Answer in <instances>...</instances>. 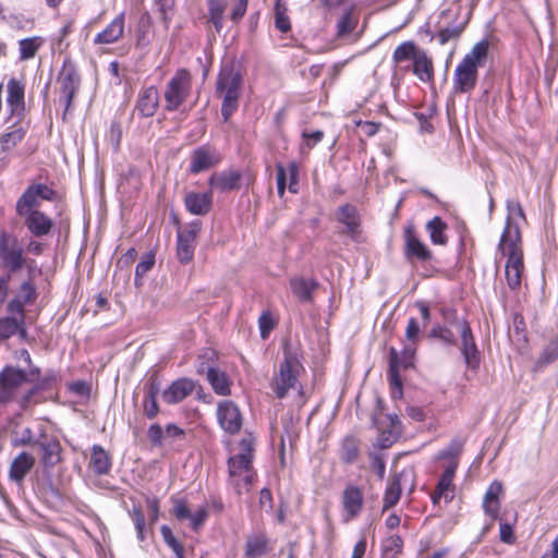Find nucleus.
Masks as SVG:
<instances>
[{"label":"nucleus","mask_w":558,"mask_h":558,"mask_svg":"<svg viewBox=\"0 0 558 558\" xmlns=\"http://www.w3.org/2000/svg\"><path fill=\"white\" fill-rule=\"evenodd\" d=\"M56 198L57 192L52 187L45 183H33L16 199L15 214L33 238L41 239L52 232L53 219L39 207L41 201L53 202Z\"/></svg>","instance_id":"nucleus-1"},{"label":"nucleus","mask_w":558,"mask_h":558,"mask_svg":"<svg viewBox=\"0 0 558 558\" xmlns=\"http://www.w3.org/2000/svg\"><path fill=\"white\" fill-rule=\"evenodd\" d=\"M40 376L38 367L23 371L14 366H5L0 372V402L16 401L26 408L32 398L43 388L35 384Z\"/></svg>","instance_id":"nucleus-2"},{"label":"nucleus","mask_w":558,"mask_h":558,"mask_svg":"<svg viewBox=\"0 0 558 558\" xmlns=\"http://www.w3.org/2000/svg\"><path fill=\"white\" fill-rule=\"evenodd\" d=\"M282 353L283 359L279 362L270 381V388L278 399H284L290 390L302 393L300 377L305 372L301 356L291 343L283 345Z\"/></svg>","instance_id":"nucleus-3"},{"label":"nucleus","mask_w":558,"mask_h":558,"mask_svg":"<svg viewBox=\"0 0 558 558\" xmlns=\"http://www.w3.org/2000/svg\"><path fill=\"white\" fill-rule=\"evenodd\" d=\"M241 451L228 459V484L241 496L251 490L255 471L253 469L254 438L248 435L240 441Z\"/></svg>","instance_id":"nucleus-4"},{"label":"nucleus","mask_w":558,"mask_h":558,"mask_svg":"<svg viewBox=\"0 0 558 558\" xmlns=\"http://www.w3.org/2000/svg\"><path fill=\"white\" fill-rule=\"evenodd\" d=\"M488 50L489 43L483 39L476 43L458 63L452 77V87L456 93L466 94L475 88L478 78V69L485 64Z\"/></svg>","instance_id":"nucleus-5"},{"label":"nucleus","mask_w":558,"mask_h":558,"mask_svg":"<svg viewBox=\"0 0 558 558\" xmlns=\"http://www.w3.org/2000/svg\"><path fill=\"white\" fill-rule=\"evenodd\" d=\"M498 250L507 256L505 276L508 287L518 290L521 287V279L524 269L523 252L521 247V234L518 226L508 225L501 234Z\"/></svg>","instance_id":"nucleus-6"},{"label":"nucleus","mask_w":558,"mask_h":558,"mask_svg":"<svg viewBox=\"0 0 558 558\" xmlns=\"http://www.w3.org/2000/svg\"><path fill=\"white\" fill-rule=\"evenodd\" d=\"M242 76L230 66L221 69L217 80V93L222 97L221 114L225 121L238 109Z\"/></svg>","instance_id":"nucleus-7"},{"label":"nucleus","mask_w":558,"mask_h":558,"mask_svg":"<svg viewBox=\"0 0 558 558\" xmlns=\"http://www.w3.org/2000/svg\"><path fill=\"white\" fill-rule=\"evenodd\" d=\"M26 259L23 244L17 235L2 230L0 232V260L2 266L14 274L24 267Z\"/></svg>","instance_id":"nucleus-8"},{"label":"nucleus","mask_w":558,"mask_h":558,"mask_svg":"<svg viewBox=\"0 0 558 558\" xmlns=\"http://www.w3.org/2000/svg\"><path fill=\"white\" fill-rule=\"evenodd\" d=\"M192 88V77L187 70L180 69L169 80L163 92L165 109L175 111L186 100Z\"/></svg>","instance_id":"nucleus-9"},{"label":"nucleus","mask_w":558,"mask_h":558,"mask_svg":"<svg viewBox=\"0 0 558 558\" xmlns=\"http://www.w3.org/2000/svg\"><path fill=\"white\" fill-rule=\"evenodd\" d=\"M459 12L451 9H444L439 12L436 27L437 34L426 31L430 40L437 38L438 43L444 46L451 40H457L465 28V22H458Z\"/></svg>","instance_id":"nucleus-10"},{"label":"nucleus","mask_w":558,"mask_h":558,"mask_svg":"<svg viewBox=\"0 0 558 558\" xmlns=\"http://www.w3.org/2000/svg\"><path fill=\"white\" fill-rule=\"evenodd\" d=\"M7 110L9 116L7 122L11 120H22L25 118V88L21 81L12 77L7 84Z\"/></svg>","instance_id":"nucleus-11"},{"label":"nucleus","mask_w":558,"mask_h":558,"mask_svg":"<svg viewBox=\"0 0 558 558\" xmlns=\"http://www.w3.org/2000/svg\"><path fill=\"white\" fill-rule=\"evenodd\" d=\"M456 326L461 337V353L468 367L476 369L480 365V352L475 343V339L465 319H457Z\"/></svg>","instance_id":"nucleus-12"},{"label":"nucleus","mask_w":558,"mask_h":558,"mask_svg":"<svg viewBox=\"0 0 558 558\" xmlns=\"http://www.w3.org/2000/svg\"><path fill=\"white\" fill-rule=\"evenodd\" d=\"M60 101L64 105V113L69 112L75 93L81 85V77L73 66H63L58 76Z\"/></svg>","instance_id":"nucleus-13"},{"label":"nucleus","mask_w":558,"mask_h":558,"mask_svg":"<svg viewBox=\"0 0 558 558\" xmlns=\"http://www.w3.org/2000/svg\"><path fill=\"white\" fill-rule=\"evenodd\" d=\"M217 420L220 427L230 435L239 433L243 423L239 407L231 400L218 403Z\"/></svg>","instance_id":"nucleus-14"},{"label":"nucleus","mask_w":558,"mask_h":558,"mask_svg":"<svg viewBox=\"0 0 558 558\" xmlns=\"http://www.w3.org/2000/svg\"><path fill=\"white\" fill-rule=\"evenodd\" d=\"M37 296L38 293L35 284L29 280L23 281L13 299H11L7 305L8 314L25 315V306L34 304Z\"/></svg>","instance_id":"nucleus-15"},{"label":"nucleus","mask_w":558,"mask_h":558,"mask_svg":"<svg viewBox=\"0 0 558 558\" xmlns=\"http://www.w3.org/2000/svg\"><path fill=\"white\" fill-rule=\"evenodd\" d=\"M404 257L410 260L427 262L433 257L429 248L417 238L414 227L408 226L404 229Z\"/></svg>","instance_id":"nucleus-16"},{"label":"nucleus","mask_w":558,"mask_h":558,"mask_svg":"<svg viewBox=\"0 0 558 558\" xmlns=\"http://www.w3.org/2000/svg\"><path fill=\"white\" fill-rule=\"evenodd\" d=\"M341 504L342 521L348 523L362 512L364 504L362 490L354 485L347 486L342 493Z\"/></svg>","instance_id":"nucleus-17"},{"label":"nucleus","mask_w":558,"mask_h":558,"mask_svg":"<svg viewBox=\"0 0 558 558\" xmlns=\"http://www.w3.org/2000/svg\"><path fill=\"white\" fill-rule=\"evenodd\" d=\"M34 445L40 449V460L45 469L53 468L61 462L62 448L56 437L41 434Z\"/></svg>","instance_id":"nucleus-18"},{"label":"nucleus","mask_w":558,"mask_h":558,"mask_svg":"<svg viewBox=\"0 0 558 558\" xmlns=\"http://www.w3.org/2000/svg\"><path fill=\"white\" fill-rule=\"evenodd\" d=\"M458 468L457 461H450L442 472L441 476L438 480L436 490L432 496V500L434 504H438L441 499L445 500L446 504H449L454 497V485L453 478L456 475V471Z\"/></svg>","instance_id":"nucleus-19"},{"label":"nucleus","mask_w":558,"mask_h":558,"mask_svg":"<svg viewBox=\"0 0 558 558\" xmlns=\"http://www.w3.org/2000/svg\"><path fill=\"white\" fill-rule=\"evenodd\" d=\"M7 131L0 135V155L12 151L26 136L27 125L22 120H11Z\"/></svg>","instance_id":"nucleus-20"},{"label":"nucleus","mask_w":558,"mask_h":558,"mask_svg":"<svg viewBox=\"0 0 558 558\" xmlns=\"http://www.w3.org/2000/svg\"><path fill=\"white\" fill-rule=\"evenodd\" d=\"M197 373H206L207 380L216 395L223 397L231 395L232 381L225 371L215 366L205 367V364L201 363L197 367Z\"/></svg>","instance_id":"nucleus-21"},{"label":"nucleus","mask_w":558,"mask_h":558,"mask_svg":"<svg viewBox=\"0 0 558 558\" xmlns=\"http://www.w3.org/2000/svg\"><path fill=\"white\" fill-rule=\"evenodd\" d=\"M220 157L215 149L207 146H199L192 151L189 171L192 174L206 171L216 166Z\"/></svg>","instance_id":"nucleus-22"},{"label":"nucleus","mask_w":558,"mask_h":558,"mask_svg":"<svg viewBox=\"0 0 558 558\" xmlns=\"http://www.w3.org/2000/svg\"><path fill=\"white\" fill-rule=\"evenodd\" d=\"M337 220L345 227V233L354 241L361 238V218L355 206L344 204L337 210Z\"/></svg>","instance_id":"nucleus-23"},{"label":"nucleus","mask_w":558,"mask_h":558,"mask_svg":"<svg viewBox=\"0 0 558 558\" xmlns=\"http://www.w3.org/2000/svg\"><path fill=\"white\" fill-rule=\"evenodd\" d=\"M159 107V93L157 87L148 86L138 93L135 109L142 118L153 117Z\"/></svg>","instance_id":"nucleus-24"},{"label":"nucleus","mask_w":558,"mask_h":558,"mask_svg":"<svg viewBox=\"0 0 558 558\" xmlns=\"http://www.w3.org/2000/svg\"><path fill=\"white\" fill-rule=\"evenodd\" d=\"M125 14H118L100 33L94 38L96 45H111L117 43L124 34Z\"/></svg>","instance_id":"nucleus-25"},{"label":"nucleus","mask_w":558,"mask_h":558,"mask_svg":"<svg viewBox=\"0 0 558 558\" xmlns=\"http://www.w3.org/2000/svg\"><path fill=\"white\" fill-rule=\"evenodd\" d=\"M241 173L233 169L216 172L208 179V184L211 190L219 192H228L239 187Z\"/></svg>","instance_id":"nucleus-26"},{"label":"nucleus","mask_w":558,"mask_h":558,"mask_svg":"<svg viewBox=\"0 0 558 558\" xmlns=\"http://www.w3.org/2000/svg\"><path fill=\"white\" fill-rule=\"evenodd\" d=\"M185 207L192 215L204 216L208 214L213 206V193L190 192L184 197Z\"/></svg>","instance_id":"nucleus-27"},{"label":"nucleus","mask_w":558,"mask_h":558,"mask_svg":"<svg viewBox=\"0 0 558 558\" xmlns=\"http://www.w3.org/2000/svg\"><path fill=\"white\" fill-rule=\"evenodd\" d=\"M194 390V383L189 378H180L174 380L163 392L162 398L168 404H174L183 399Z\"/></svg>","instance_id":"nucleus-28"},{"label":"nucleus","mask_w":558,"mask_h":558,"mask_svg":"<svg viewBox=\"0 0 558 558\" xmlns=\"http://www.w3.org/2000/svg\"><path fill=\"white\" fill-rule=\"evenodd\" d=\"M502 493V484L499 481H494L488 486L484 499L483 509L484 512L492 519H496L500 509L499 497Z\"/></svg>","instance_id":"nucleus-29"},{"label":"nucleus","mask_w":558,"mask_h":558,"mask_svg":"<svg viewBox=\"0 0 558 558\" xmlns=\"http://www.w3.org/2000/svg\"><path fill=\"white\" fill-rule=\"evenodd\" d=\"M35 464V459L27 452H21L11 462L9 476L13 482L20 483Z\"/></svg>","instance_id":"nucleus-30"},{"label":"nucleus","mask_w":558,"mask_h":558,"mask_svg":"<svg viewBox=\"0 0 558 558\" xmlns=\"http://www.w3.org/2000/svg\"><path fill=\"white\" fill-rule=\"evenodd\" d=\"M89 466L97 475H106L111 470V459L108 452L99 445H94L92 448V457Z\"/></svg>","instance_id":"nucleus-31"},{"label":"nucleus","mask_w":558,"mask_h":558,"mask_svg":"<svg viewBox=\"0 0 558 558\" xmlns=\"http://www.w3.org/2000/svg\"><path fill=\"white\" fill-rule=\"evenodd\" d=\"M318 287L314 279L293 278L290 280V288L293 294L303 303L312 301V294Z\"/></svg>","instance_id":"nucleus-32"},{"label":"nucleus","mask_w":558,"mask_h":558,"mask_svg":"<svg viewBox=\"0 0 558 558\" xmlns=\"http://www.w3.org/2000/svg\"><path fill=\"white\" fill-rule=\"evenodd\" d=\"M195 250V241L193 233L178 232L177 239V256L182 264H186L193 259Z\"/></svg>","instance_id":"nucleus-33"},{"label":"nucleus","mask_w":558,"mask_h":558,"mask_svg":"<svg viewBox=\"0 0 558 558\" xmlns=\"http://www.w3.org/2000/svg\"><path fill=\"white\" fill-rule=\"evenodd\" d=\"M413 73L422 82L432 81L434 75L433 62L430 58L427 57L426 52L420 51L416 56H414Z\"/></svg>","instance_id":"nucleus-34"},{"label":"nucleus","mask_w":558,"mask_h":558,"mask_svg":"<svg viewBox=\"0 0 558 558\" xmlns=\"http://www.w3.org/2000/svg\"><path fill=\"white\" fill-rule=\"evenodd\" d=\"M25 324V315H11L0 318V340H7L16 335L21 325Z\"/></svg>","instance_id":"nucleus-35"},{"label":"nucleus","mask_w":558,"mask_h":558,"mask_svg":"<svg viewBox=\"0 0 558 558\" xmlns=\"http://www.w3.org/2000/svg\"><path fill=\"white\" fill-rule=\"evenodd\" d=\"M448 226L447 223L438 216L434 217L426 225V230L429 233V238L433 244L435 245H445L448 242V238L446 235V230Z\"/></svg>","instance_id":"nucleus-36"},{"label":"nucleus","mask_w":558,"mask_h":558,"mask_svg":"<svg viewBox=\"0 0 558 558\" xmlns=\"http://www.w3.org/2000/svg\"><path fill=\"white\" fill-rule=\"evenodd\" d=\"M359 16L354 15L353 8H345L337 21V36L342 38L349 35L357 25Z\"/></svg>","instance_id":"nucleus-37"},{"label":"nucleus","mask_w":558,"mask_h":558,"mask_svg":"<svg viewBox=\"0 0 558 558\" xmlns=\"http://www.w3.org/2000/svg\"><path fill=\"white\" fill-rule=\"evenodd\" d=\"M402 473H399L392 477V480L388 483L385 496H384V510L393 507L400 499L402 488H401V477Z\"/></svg>","instance_id":"nucleus-38"},{"label":"nucleus","mask_w":558,"mask_h":558,"mask_svg":"<svg viewBox=\"0 0 558 558\" xmlns=\"http://www.w3.org/2000/svg\"><path fill=\"white\" fill-rule=\"evenodd\" d=\"M43 40L40 37L24 38L19 41V57L21 60H28L35 57Z\"/></svg>","instance_id":"nucleus-39"},{"label":"nucleus","mask_w":558,"mask_h":558,"mask_svg":"<svg viewBox=\"0 0 558 558\" xmlns=\"http://www.w3.org/2000/svg\"><path fill=\"white\" fill-rule=\"evenodd\" d=\"M209 21L214 24L217 33L223 27L225 4L222 0H208Z\"/></svg>","instance_id":"nucleus-40"},{"label":"nucleus","mask_w":558,"mask_h":558,"mask_svg":"<svg viewBox=\"0 0 558 558\" xmlns=\"http://www.w3.org/2000/svg\"><path fill=\"white\" fill-rule=\"evenodd\" d=\"M381 546L384 558H396L402 549L403 541L399 535L395 534L385 538Z\"/></svg>","instance_id":"nucleus-41"},{"label":"nucleus","mask_w":558,"mask_h":558,"mask_svg":"<svg viewBox=\"0 0 558 558\" xmlns=\"http://www.w3.org/2000/svg\"><path fill=\"white\" fill-rule=\"evenodd\" d=\"M267 550V539L265 536H254L246 543V556L251 558L260 557Z\"/></svg>","instance_id":"nucleus-42"},{"label":"nucleus","mask_w":558,"mask_h":558,"mask_svg":"<svg viewBox=\"0 0 558 558\" xmlns=\"http://www.w3.org/2000/svg\"><path fill=\"white\" fill-rule=\"evenodd\" d=\"M161 536L165 543L172 549L177 558H184V548L181 543L175 538L171 529L168 525L160 527Z\"/></svg>","instance_id":"nucleus-43"},{"label":"nucleus","mask_w":558,"mask_h":558,"mask_svg":"<svg viewBox=\"0 0 558 558\" xmlns=\"http://www.w3.org/2000/svg\"><path fill=\"white\" fill-rule=\"evenodd\" d=\"M155 255L153 253H146L135 268V284H142V278L154 267Z\"/></svg>","instance_id":"nucleus-44"},{"label":"nucleus","mask_w":558,"mask_h":558,"mask_svg":"<svg viewBox=\"0 0 558 558\" xmlns=\"http://www.w3.org/2000/svg\"><path fill=\"white\" fill-rule=\"evenodd\" d=\"M418 52L415 50V45L412 41H404L400 44L393 51V60L396 62H403L409 59L414 60V56Z\"/></svg>","instance_id":"nucleus-45"},{"label":"nucleus","mask_w":558,"mask_h":558,"mask_svg":"<svg viewBox=\"0 0 558 558\" xmlns=\"http://www.w3.org/2000/svg\"><path fill=\"white\" fill-rule=\"evenodd\" d=\"M359 454V447L353 437H347L342 441L341 459L347 463H352L356 460Z\"/></svg>","instance_id":"nucleus-46"},{"label":"nucleus","mask_w":558,"mask_h":558,"mask_svg":"<svg viewBox=\"0 0 558 558\" xmlns=\"http://www.w3.org/2000/svg\"><path fill=\"white\" fill-rule=\"evenodd\" d=\"M415 356V345L405 344L401 352L396 350L397 366L400 368H409L413 366Z\"/></svg>","instance_id":"nucleus-47"},{"label":"nucleus","mask_w":558,"mask_h":558,"mask_svg":"<svg viewBox=\"0 0 558 558\" xmlns=\"http://www.w3.org/2000/svg\"><path fill=\"white\" fill-rule=\"evenodd\" d=\"M558 359V337L550 341L537 360L538 366H545Z\"/></svg>","instance_id":"nucleus-48"},{"label":"nucleus","mask_w":558,"mask_h":558,"mask_svg":"<svg viewBox=\"0 0 558 558\" xmlns=\"http://www.w3.org/2000/svg\"><path fill=\"white\" fill-rule=\"evenodd\" d=\"M275 25L281 33H287L291 28L289 16L287 15V9L279 2L275 9Z\"/></svg>","instance_id":"nucleus-49"},{"label":"nucleus","mask_w":558,"mask_h":558,"mask_svg":"<svg viewBox=\"0 0 558 558\" xmlns=\"http://www.w3.org/2000/svg\"><path fill=\"white\" fill-rule=\"evenodd\" d=\"M400 367L397 366V360H396V349L390 348L389 350V383L390 386H397L402 385L401 377H400Z\"/></svg>","instance_id":"nucleus-50"},{"label":"nucleus","mask_w":558,"mask_h":558,"mask_svg":"<svg viewBox=\"0 0 558 558\" xmlns=\"http://www.w3.org/2000/svg\"><path fill=\"white\" fill-rule=\"evenodd\" d=\"M421 326L416 318L410 317L405 329V340L408 344L416 345L420 340Z\"/></svg>","instance_id":"nucleus-51"},{"label":"nucleus","mask_w":558,"mask_h":558,"mask_svg":"<svg viewBox=\"0 0 558 558\" xmlns=\"http://www.w3.org/2000/svg\"><path fill=\"white\" fill-rule=\"evenodd\" d=\"M130 515L134 522L137 538L143 542L145 539L144 526H145V517L140 507L134 506L130 511Z\"/></svg>","instance_id":"nucleus-52"},{"label":"nucleus","mask_w":558,"mask_h":558,"mask_svg":"<svg viewBox=\"0 0 558 558\" xmlns=\"http://www.w3.org/2000/svg\"><path fill=\"white\" fill-rule=\"evenodd\" d=\"M430 337L441 340L444 343L452 345L456 343L454 333L445 326H435L429 333Z\"/></svg>","instance_id":"nucleus-53"},{"label":"nucleus","mask_w":558,"mask_h":558,"mask_svg":"<svg viewBox=\"0 0 558 558\" xmlns=\"http://www.w3.org/2000/svg\"><path fill=\"white\" fill-rule=\"evenodd\" d=\"M208 517V510L206 507H201L193 513H190V517L187 518L190 520V527L193 531L199 530L203 524L205 523L206 519Z\"/></svg>","instance_id":"nucleus-54"},{"label":"nucleus","mask_w":558,"mask_h":558,"mask_svg":"<svg viewBox=\"0 0 558 558\" xmlns=\"http://www.w3.org/2000/svg\"><path fill=\"white\" fill-rule=\"evenodd\" d=\"M175 0H157L156 4L162 21L168 25L173 16Z\"/></svg>","instance_id":"nucleus-55"},{"label":"nucleus","mask_w":558,"mask_h":558,"mask_svg":"<svg viewBox=\"0 0 558 558\" xmlns=\"http://www.w3.org/2000/svg\"><path fill=\"white\" fill-rule=\"evenodd\" d=\"M147 437L153 446L160 447L163 445L165 429L159 424H151L148 427Z\"/></svg>","instance_id":"nucleus-56"},{"label":"nucleus","mask_w":558,"mask_h":558,"mask_svg":"<svg viewBox=\"0 0 558 558\" xmlns=\"http://www.w3.org/2000/svg\"><path fill=\"white\" fill-rule=\"evenodd\" d=\"M275 326L274 319L268 312H264L258 318L260 337L266 339Z\"/></svg>","instance_id":"nucleus-57"},{"label":"nucleus","mask_w":558,"mask_h":558,"mask_svg":"<svg viewBox=\"0 0 558 558\" xmlns=\"http://www.w3.org/2000/svg\"><path fill=\"white\" fill-rule=\"evenodd\" d=\"M507 210H508V218H507V223H506V227L508 225L510 226H513L511 222H510V218L517 216V217H520L522 219L525 218L524 216V211H523V208L520 204L519 201L517 199H508L507 201Z\"/></svg>","instance_id":"nucleus-58"},{"label":"nucleus","mask_w":558,"mask_h":558,"mask_svg":"<svg viewBox=\"0 0 558 558\" xmlns=\"http://www.w3.org/2000/svg\"><path fill=\"white\" fill-rule=\"evenodd\" d=\"M287 175L289 174L290 183H289V190L292 193L298 192V184H299V167L296 162L292 161L288 165V168L286 169Z\"/></svg>","instance_id":"nucleus-59"},{"label":"nucleus","mask_w":558,"mask_h":558,"mask_svg":"<svg viewBox=\"0 0 558 558\" xmlns=\"http://www.w3.org/2000/svg\"><path fill=\"white\" fill-rule=\"evenodd\" d=\"M173 514L178 520H184L190 517V509L184 499H175L173 501Z\"/></svg>","instance_id":"nucleus-60"},{"label":"nucleus","mask_w":558,"mask_h":558,"mask_svg":"<svg viewBox=\"0 0 558 558\" xmlns=\"http://www.w3.org/2000/svg\"><path fill=\"white\" fill-rule=\"evenodd\" d=\"M143 409L147 418H154L159 413L157 398H144Z\"/></svg>","instance_id":"nucleus-61"},{"label":"nucleus","mask_w":558,"mask_h":558,"mask_svg":"<svg viewBox=\"0 0 558 558\" xmlns=\"http://www.w3.org/2000/svg\"><path fill=\"white\" fill-rule=\"evenodd\" d=\"M185 436V432L175 424H168L165 428V440H181Z\"/></svg>","instance_id":"nucleus-62"},{"label":"nucleus","mask_w":558,"mask_h":558,"mask_svg":"<svg viewBox=\"0 0 558 558\" xmlns=\"http://www.w3.org/2000/svg\"><path fill=\"white\" fill-rule=\"evenodd\" d=\"M499 537H500V541L506 544L514 543L515 537L513 535V529H512L511 524L506 523V522L500 523Z\"/></svg>","instance_id":"nucleus-63"},{"label":"nucleus","mask_w":558,"mask_h":558,"mask_svg":"<svg viewBox=\"0 0 558 558\" xmlns=\"http://www.w3.org/2000/svg\"><path fill=\"white\" fill-rule=\"evenodd\" d=\"M160 392V383L157 377H150L145 387L144 398H158Z\"/></svg>","instance_id":"nucleus-64"}]
</instances>
